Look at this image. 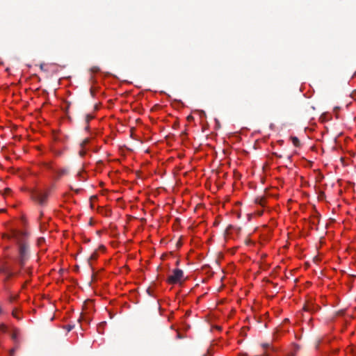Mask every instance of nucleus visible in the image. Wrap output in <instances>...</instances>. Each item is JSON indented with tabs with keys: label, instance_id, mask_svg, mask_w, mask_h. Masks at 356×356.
<instances>
[{
	"label": "nucleus",
	"instance_id": "23",
	"mask_svg": "<svg viewBox=\"0 0 356 356\" xmlns=\"http://www.w3.org/2000/svg\"><path fill=\"white\" fill-rule=\"evenodd\" d=\"M84 154H85V152H82V151H81V152H80V154H81V156H83V155H84Z\"/></svg>",
	"mask_w": 356,
	"mask_h": 356
},
{
	"label": "nucleus",
	"instance_id": "7",
	"mask_svg": "<svg viewBox=\"0 0 356 356\" xmlns=\"http://www.w3.org/2000/svg\"><path fill=\"white\" fill-rule=\"evenodd\" d=\"M264 202H265V199L264 198H257L255 200V202L257 203V204H259L262 207L264 206Z\"/></svg>",
	"mask_w": 356,
	"mask_h": 356
},
{
	"label": "nucleus",
	"instance_id": "4",
	"mask_svg": "<svg viewBox=\"0 0 356 356\" xmlns=\"http://www.w3.org/2000/svg\"><path fill=\"white\" fill-rule=\"evenodd\" d=\"M20 334L19 330L17 328H14L10 334L12 339L15 341V344H19L18 337Z\"/></svg>",
	"mask_w": 356,
	"mask_h": 356
},
{
	"label": "nucleus",
	"instance_id": "3",
	"mask_svg": "<svg viewBox=\"0 0 356 356\" xmlns=\"http://www.w3.org/2000/svg\"><path fill=\"white\" fill-rule=\"evenodd\" d=\"M184 277V272L182 270L176 268L173 270L172 275L168 277L167 282L170 284H175L179 283Z\"/></svg>",
	"mask_w": 356,
	"mask_h": 356
},
{
	"label": "nucleus",
	"instance_id": "22",
	"mask_svg": "<svg viewBox=\"0 0 356 356\" xmlns=\"http://www.w3.org/2000/svg\"><path fill=\"white\" fill-rule=\"evenodd\" d=\"M10 191V188H6V193H8Z\"/></svg>",
	"mask_w": 356,
	"mask_h": 356
},
{
	"label": "nucleus",
	"instance_id": "19",
	"mask_svg": "<svg viewBox=\"0 0 356 356\" xmlns=\"http://www.w3.org/2000/svg\"><path fill=\"white\" fill-rule=\"evenodd\" d=\"M89 304H92V302H91L90 301H89V300H88V301H87V302H84V306H86V305H89Z\"/></svg>",
	"mask_w": 356,
	"mask_h": 356
},
{
	"label": "nucleus",
	"instance_id": "26",
	"mask_svg": "<svg viewBox=\"0 0 356 356\" xmlns=\"http://www.w3.org/2000/svg\"><path fill=\"white\" fill-rule=\"evenodd\" d=\"M40 240V242H42V241H44V238H42Z\"/></svg>",
	"mask_w": 356,
	"mask_h": 356
},
{
	"label": "nucleus",
	"instance_id": "2",
	"mask_svg": "<svg viewBox=\"0 0 356 356\" xmlns=\"http://www.w3.org/2000/svg\"><path fill=\"white\" fill-rule=\"evenodd\" d=\"M49 196L48 192H42L41 191L35 190L31 193V198L37 202L40 205L45 204L47 197Z\"/></svg>",
	"mask_w": 356,
	"mask_h": 356
},
{
	"label": "nucleus",
	"instance_id": "27",
	"mask_svg": "<svg viewBox=\"0 0 356 356\" xmlns=\"http://www.w3.org/2000/svg\"><path fill=\"white\" fill-rule=\"evenodd\" d=\"M40 240V242H42V241H44V238H42Z\"/></svg>",
	"mask_w": 356,
	"mask_h": 356
},
{
	"label": "nucleus",
	"instance_id": "6",
	"mask_svg": "<svg viewBox=\"0 0 356 356\" xmlns=\"http://www.w3.org/2000/svg\"><path fill=\"white\" fill-rule=\"evenodd\" d=\"M291 141H292L293 144L296 147H299L300 146V140H299V139L296 136H292L291 138Z\"/></svg>",
	"mask_w": 356,
	"mask_h": 356
},
{
	"label": "nucleus",
	"instance_id": "9",
	"mask_svg": "<svg viewBox=\"0 0 356 356\" xmlns=\"http://www.w3.org/2000/svg\"><path fill=\"white\" fill-rule=\"evenodd\" d=\"M18 347H19V344H16L15 347L12 348L10 350V356H14L15 355V353L16 350L18 348Z\"/></svg>",
	"mask_w": 356,
	"mask_h": 356
},
{
	"label": "nucleus",
	"instance_id": "13",
	"mask_svg": "<svg viewBox=\"0 0 356 356\" xmlns=\"http://www.w3.org/2000/svg\"><path fill=\"white\" fill-rule=\"evenodd\" d=\"M97 257V254L96 252H94L90 257V259H96Z\"/></svg>",
	"mask_w": 356,
	"mask_h": 356
},
{
	"label": "nucleus",
	"instance_id": "16",
	"mask_svg": "<svg viewBox=\"0 0 356 356\" xmlns=\"http://www.w3.org/2000/svg\"><path fill=\"white\" fill-rule=\"evenodd\" d=\"M82 320H84V321L86 320V318L84 316V314H81V316L79 318V321H81Z\"/></svg>",
	"mask_w": 356,
	"mask_h": 356
},
{
	"label": "nucleus",
	"instance_id": "21",
	"mask_svg": "<svg viewBox=\"0 0 356 356\" xmlns=\"http://www.w3.org/2000/svg\"><path fill=\"white\" fill-rule=\"evenodd\" d=\"M269 346V344L268 343H265V344H263V347L264 348H267Z\"/></svg>",
	"mask_w": 356,
	"mask_h": 356
},
{
	"label": "nucleus",
	"instance_id": "17",
	"mask_svg": "<svg viewBox=\"0 0 356 356\" xmlns=\"http://www.w3.org/2000/svg\"><path fill=\"white\" fill-rule=\"evenodd\" d=\"M12 276H13V273H7V279L10 278Z\"/></svg>",
	"mask_w": 356,
	"mask_h": 356
},
{
	"label": "nucleus",
	"instance_id": "10",
	"mask_svg": "<svg viewBox=\"0 0 356 356\" xmlns=\"http://www.w3.org/2000/svg\"><path fill=\"white\" fill-rule=\"evenodd\" d=\"M74 327V325H67L65 328L67 330V332L71 331Z\"/></svg>",
	"mask_w": 356,
	"mask_h": 356
},
{
	"label": "nucleus",
	"instance_id": "8",
	"mask_svg": "<svg viewBox=\"0 0 356 356\" xmlns=\"http://www.w3.org/2000/svg\"><path fill=\"white\" fill-rule=\"evenodd\" d=\"M0 330L3 332H6L8 331V327L5 324L2 323L0 325Z\"/></svg>",
	"mask_w": 356,
	"mask_h": 356
},
{
	"label": "nucleus",
	"instance_id": "12",
	"mask_svg": "<svg viewBox=\"0 0 356 356\" xmlns=\"http://www.w3.org/2000/svg\"><path fill=\"white\" fill-rule=\"evenodd\" d=\"M89 143V139L88 138H85L82 143H81V146L83 147L84 145H87L88 143Z\"/></svg>",
	"mask_w": 356,
	"mask_h": 356
},
{
	"label": "nucleus",
	"instance_id": "18",
	"mask_svg": "<svg viewBox=\"0 0 356 356\" xmlns=\"http://www.w3.org/2000/svg\"><path fill=\"white\" fill-rule=\"evenodd\" d=\"M92 118V117L88 115L86 118V123H88L89 120Z\"/></svg>",
	"mask_w": 356,
	"mask_h": 356
},
{
	"label": "nucleus",
	"instance_id": "15",
	"mask_svg": "<svg viewBox=\"0 0 356 356\" xmlns=\"http://www.w3.org/2000/svg\"><path fill=\"white\" fill-rule=\"evenodd\" d=\"M207 355H212V350L211 348L207 350V353L204 354L203 356H207Z\"/></svg>",
	"mask_w": 356,
	"mask_h": 356
},
{
	"label": "nucleus",
	"instance_id": "24",
	"mask_svg": "<svg viewBox=\"0 0 356 356\" xmlns=\"http://www.w3.org/2000/svg\"><path fill=\"white\" fill-rule=\"evenodd\" d=\"M79 191H80L79 189H76V190H75V192H76V193H79Z\"/></svg>",
	"mask_w": 356,
	"mask_h": 356
},
{
	"label": "nucleus",
	"instance_id": "11",
	"mask_svg": "<svg viewBox=\"0 0 356 356\" xmlns=\"http://www.w3.org/2000/svg\"><path fill=\"white\" fill-rule=\"evenodd\" d=\"M12 314H13V316L15 318H17V319H20V317L17 315V310H16V309H14V310L13 311Z\"/></svg>",
	"mask_w": 356,
	"mask_h": 356
},
{
	"label": "nucleus",
	"instance_id": "25",
	"mask_svg": "<svg viewBox=\"0 0 356 356\" xmlns=\"http://www.w3.org/2000/svg\"><path fill=\"white\" fill-rule=\"evenodd\" d=\"M0 272H1V273H4L5 271H4V270H3V269H0Z\"/></svg>",
	"mask_w": 356,
	"mask_h": 356
},
{
	"label": "nucleus",
	"instance_id": "1",
	"mask_svg": "<svg viewBox=\"0 0 356 356\" xmlns=\"http://www.w3.org/2000/svg\"><path fill=\"white\" fill-rule=\"evenodd\" d=\"M8 238H13L19 245V263L21 267H23L25 262L29 257V247L25 242V233L19 231H13L10 236H7Z\"/></svg>",
	"mask_w": 356,
	"mask_h": 356
},
{
	"label": "nucleus",
	"instance_id": "28",
	"mask_svg": "<svg viewBox=\"0 0 356 356\" xmlns=\"http://www.w3.org/2000/svg\"><path fill=\"white\" fill-rule=\"evenodd\" d=\"M241 356H246V355H241Z\"/></svg>",
	"mask_w": 356,
	"mask_h": 356
},
{
	"label": "nucleus",
	"instance_id": "29",
	"mask_svg": "<svg viewBox=\"0 0 356 356\" xmlns=\"http://www.w3.org/2000/svg\"><path fill=\"white\" fill-rule=\"evenodd\" d=\"M289 356H294L293 355H289Z\"/></svg>",
	"mask_w": 356,
	"mask_h": 356
},
{
	"label": "nucleus",
	"instance_id": "14",
	"mask_svg": "<svg viewBox=\"0 0 356 356\" xmlns=\"http://www.w3.org/2000/svg\"><path fill=\"white\" fill-rule=\"evenodd\" d=\"M91 71L92 72H97L99 71V68L98 67H93L91 68Z\"/></svg>",
	"mask_w": 356,
	"mask_h": 356
},
{
	"label": "nucleus",
	"instance_id": "5",
	"mask_svg": "<svg viewBox=\"0 0 356 356\" xmlns=\"http://www.w3.org/2000/svg\"><path fill=\"white\" fill-rule=\"evenodd\" d=\"M68 169L67 168H63L57 172L58 177H62L63 175H65L68 174Z\"/></svg>",
	"mask_w": 356,
	"mask_h": 356
},
{
	"label": "nucleus",
	"instance_id": "20",
	"mask_svg": "<svg viewBox=\"0 0 356 356\" xmlns=\"http://www.w3.org/2000/svg\"><path fill=\"white\" fill-rule=\"evenodd\" d=\"M147 293H148L149 296H152L151 290H150V289H149V288H148V289H147Z\"/></svg>",
	"mask_w": 356,
	"mask_h": 356
}]
</instances>
